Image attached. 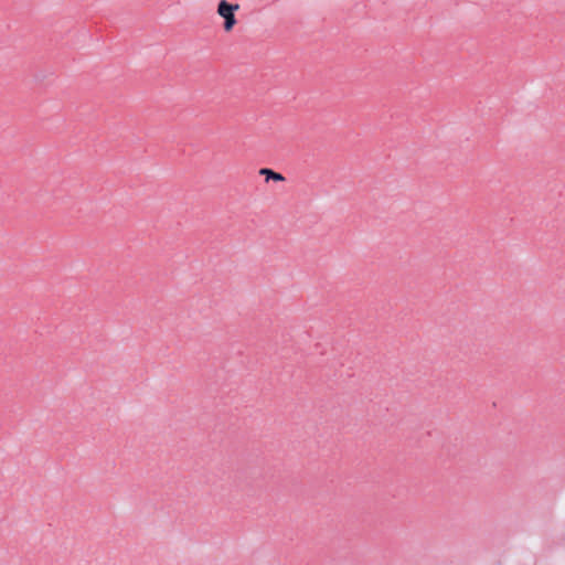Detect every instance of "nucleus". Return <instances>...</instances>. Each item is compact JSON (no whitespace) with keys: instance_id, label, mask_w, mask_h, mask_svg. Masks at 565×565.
Segmentation results:
<instances>
[{"instance_id":"obj_2","label":"nucleus","mask_w":565,"mask_h":565,"mask_svg":"<svg viewBox=\"0 0 565 565\" xmlns=\"http://www.w3.org/2000/svg\"><path fill=\"white\" fill-rule=\"evenodd\" d=\"M259 173L262 175H265L267 181L268 180H274V181H284L285 180L282 174L275 172L268 168L260 169Z\"/></svg>"},{"instance_id":"obj_1","label":"nucleus","mask_w":565,"mask_h":565,"mask_svg":"<svg viewBox=\"0 0 565 565\" xmlns=\"http://www.w3.org/2000/svg\"><path fill=\"white\" fill-rule=\"evenodd\" d=\"M239 9L238 3H228L226 0H221L217 6V13L224 19V30L230 32L236 24L234 12Z\"/></svg>"}]
</instances>
